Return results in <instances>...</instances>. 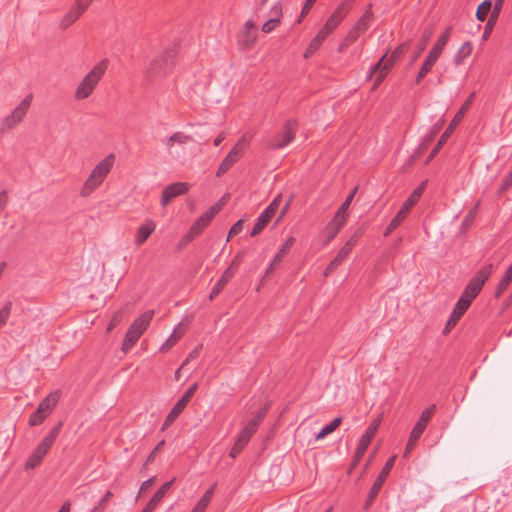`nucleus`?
<instances>
[{
  "instance_id": "ddd939ff",
  "label": "nucleus",
  "mask_w": 512,
  "mask_h": 512,
  "mask_svg": "<svg viewBox=\"0 0 512 512\" xmlns=\"http://www.w3.org/2000/svg\"><path fill=\"white\" fill-rule=\"evenodd\" d=\"M93 0H76L71 8L60 19L59 27L67 29L70 27L88 8Z\"/></svg>"
},
{
  "instance_id": "338daca9",
  "label": "nucleus",
  "mask_w": 512,
  "mask_h": 512,
  "mask_svg": "<svg viewBox=\"0 0 512 512\" xmlns=\"http://www.w3.org/2000/svg\"><path fill=\"white\" fill-rule=\"evenodd\" d=\"M225 139V134L220 133L215 139H214V146H219Z\"/></svg>"
},
{
  "instance_id": "58836bf2",
  "label": "nucleus",
  "mask_w": 512,
  "mask_h": 512,
  "mask_svg": "<svg viewBox=\"0 0 512 512\" xmlns=\"http://www.w3.org/2000/svg\"><path fill=\"white\" fill-rule=\"evenodd\" d=\"M269 409V405H264L262 408H260L257 413L254 415V417L248 422L249 425H254V428L257 430L258 426L262 423L264 420L267 411Z\"/></svg>"
},
{
  "instance_id": "cd10ccee",
  "label": "nucleus",
  "mask_w": 512,
  "mask_h": 512,
  "mask_svg": "<svg viewBox=\"0 0 512 512\" xmlns=\"http://www.w3.org/2000/svg\"><path fill=\"white\" fill-rule=\"evenodd\" d=\"M295 239L293 236L288 237V239L282 244L278 253L273 258L270 266L267 269V273H269L272 269H274L284 258V256L289 252L291 247L293 246Z\"/></svg>"
},
{
  "instance_id": "2eb2a0df",
  "label": "nucleus",
  "mask_w": 512,
  "mask_h": 512,
  "mask_svg": "<svg viewBox=\"0 0 512 512\" xmlns=\"http://www.w3.org/2000/svg\"><path fill=\"white\" fill-rule=\"evenodd\" d=\"M245 148L244 139H240L230 150L228 155L222 160L217 170V177L226 173L235 163H237L243 155Z\"/></svg>"
},
{
  "instance_id": "052dcab7",
  "label": "nucleus",
  "mask_w": 512,
  "mask_h": 512,
  "mask_svg": "<svg viewBox=\"0 0 512 512\" xmlns=\"http://www.w3.org/2000/svg\"><path fill=\"white\" fill-rule=\"evenodd\" d=\"M199 354V350L196 348L189 353L186 360L183 362L182 367H184L189 361L195 359Z\"/></svg>"
},
{
  "instance_id": "a19ab883",
  "label": "nucleus",
  "mask_w": 512,
  "mask_h": 512,
  "mask_svg": "<svg viewBox=\"0 0 512 512\" xmlns=\"http://www.w3.org/2000/svg\"><path fill=\"white\" fill-rule=\"evenodd\" d=\"M353 200L351 197H346L345 201L341 204L339 209L337 210L335 217L338 219H342L344 221H347L348 219V208Z\"/></svg>"
},
{
  "instance_id": "72a5a7b5",
  "label": "nucleus",
  "mask_w": 512,
  "mask_h": 512,
  "mask_svg": "<svg viewBox=\"0 0 512 512\" xmlns=\"http://www.w3.org/2000/svg\"><path fill=\"white\" fill-rule=\"evenodd\" d=\"M349 255V252H347L346 249L341 248L338 252V254L335 256V258L330 262V264L327 266L325 270V275L327 276L329 273H331L334 269H336L343 261L344 259Z\"/></svg>"
},
{
  "instance_id": "5701e85b",
  "label": "nucleus",
  "mask_w": 512,
  "mask_h": 512,
  "mask_svg": "<svg viewBox=\"0 0 512 512\" xmlns=\"http://www.w3.org/2000/svg\"><path fill=\"white\" fill-rule=\"evenodd\" d=\"M175 479L165 482L152 496V498L148 501L141 512H153L156 506L162 501L165 494L170 490L173 485Z\"/></svg>"
},
{
  "instance_id": "13d9d810",
  "label": "nucleus",
  "mask_w": 512,
  "mask_h": 512,
  "mask_svg": "<svg viewBox=\"0 0 512 512\" xmlns=\"http://www.w3.org/2000/svg\"><path fill=\"white\" fill-rule=\"evenodd\" d=\"M175 344V339H167L166 342L160 347V352L168 351Z\"/></svg>"
},
{
  "instance_id": "393cba45",
  "label": "nucleus",
  "mask_w": 512,
  "mask_h": 512,
  "mask_svg": "<svg viewBox=\"0 0 512 512\" xmlns=\"http://www.w3.org/2000/svg\"><path fill=\"white\" fill-rule=\"evenodd\" d=\"M191 139V136L183 133V132H175L170 137L164 139L162 142L164 146L166 147L169 154H172L173 146L174 145H185L188 143V141Z\"/></svg>"
},
{
  "instance_id": "79ce46f5",
  "label": "nucleus",
  "mask_w": 512,
  "mask_h": 512,
  "mask_svg": "<svg viewBox=\"0 0 512 512\" xmlns=\"http://www.w3.org/2000/svg\"><path fill=\"white\" fill-rule=\"evenodd\" d=\"M12 306V301H6L0 309V328L6 324L11 314Z\"/></svg>"
},
{
  "instance_id": "a211bd4d",
  "label": "nucleus",
  "mask_w": 512,
  "mask_h": 512,
  "mask_svg": "<svg viewBox=\"0 0 512 512\" xmlns=\"http://www.w3.org/2000/svg\"><path fill=\"white\" fill-rule=\"evenodd\" d=\"M172 64L173 60L171 54L165 53L163 55H159L150 63L146 71V76L148 78H152L154 76H163L168 72Z\"/></svg>"
},
{
  "instance_id": "f03ea898",
  "label": "nucleus",
  "mask_w": 512,
  "mask_h": 512,
  "mask_svg": "<svg viewBox=\"0 0 512 512\" xmlns=\"http://www.w3.org/2000/svg\"><path fill=\"white\" fill-rule=\"evenodd\" d=\"M345 16L346 10L344 4H341L333 11L330 17L326 20L324 26L318 31L316 36L312 39L309 46L304 52L305 58L310 57L320 48L323 41L331 32H333L337 28V26L342 22Z\"/></svg>"
},
{
  "instance_id": "e433bc0d",
  "label": "nucleus",
  "mask_w": 512,
  "mask_h": 512,
  "mask_svg": "<svg viewBox=\"0 0 512 512\" xmlns=\"http://www.w3.org/2000/svg\"><path fill=\"white\" fill-rule=\"evenodd\" d=\"M491 6H492V1L491 0H484L477 8V11H476V18L483 22L485 21L490 9H491Z\"/></svg>"
},
{
  "instance_id": "6ab92c4d",
  "label": "nucleus",
  "mask_w": 512,
  "mask_h": 512,
  "mask_svg": "<svg viewBox=\"0 0 512 512\" xmlns=\"http://www.w3.org/2000/svg\"><path fill=\"white\" fill-rule=\"evenodd\" d=\"M396 456L393 455L390 457L385 465L383 466L382 470L380 471L379 475L375 479L371 489H370V500H375V498L378 496L386 478L388 477L391 469L394 466Z\"/></svg>"
},
{
  "instance_id": "6e6d98bb",
  "label": "nucleus",
  "mask_w": 512,
  "mask_h": 512,
  "mask_svg": "<svg viewBox=\"0 0 512 512\" xmlns=\"http://www.w3.org/2000/svg\"><path fill=\"white\" fill-rule=\"evenodd\" d=\"M401 224V221H399L396 217H394L391 222L389 223L386 231L385 236L390 234L394 229H396Z\"/></svg>"
},
{
  "instance_id": "412c9836",
  "label": "nucleus",
  "mask_w": 512,
  "mask_h": 512,
  "mask_svg": "<svg viewBox=\"0 0 512 512\" xmlns=\"http://www.w3.org/2000/svg\"><path fill=\"white\" fill-rule=\"evenodd\" d=\"M51 447H52L51 445H49L44 440H42L37 445V447L34 449L32 454L28 457V459L25 463V468L26 469H34L35 467H37L41 463V461L43 460V458L48 453V451L50 450Z\"/></svg>"
},
{
  "instance_id": "2f4dec72",
  "label": "nucleus",
  "mask_w": 512,
  "mask_h": 512,
  "mask_svg": "<svg viewBox=\"0 0 512 512\" xmlns=\"http://www.w3.org/2000/svg\"><path fill=\"white\" fill-rule=\"evenodd\" d=\"M472 49L470 42L463 43L454 56L455 64L460 65L471 54Z\"/></svg>"
},
{
  "instance_id": "9b49d317",
  "label": "nucleus",
  "mask_w": 512,
  "mask_h": 512,
  "mask_svg": "<svg viewBox=\"0 0 512 512\" xmlns=\"http://www.w3.org/2000/svg\"><path fill=\"white\" fill-rule=\"evenodd\" d=\"M404 45H401L395 49V51L392 53L391 58L388 60H385V55L382 56V58L371 67L369 77H372L373 75L377 74L376 76V84L380 83L385 76L387 75L388 71L398 59L403 51Z\"/></svg>"
},
{
  "instance_id": "8fccbe9b",
  "label": "nucleus",
  "mask_w": 512,
  "mask_h": 512,
  "mask_svg": "<svg viewBox=\"0 0 512 512\" xmlns=\"http://www.w3.org/2000/svg\"><path fill=\"white\" fill-rule=\"evenodd\" d=\"M504 1L505 0H495L494 1V6H493V9H492V12H491V17H490V20L488 22V25L490 24V22L493 19H496L498 17V15L500 14V11L502 9Z\"/></svg>"
},
{
  "instance_id": "774afa93",
  "label": "nucleus",
  "mask_w": 512,
  "mask_h": 512,
  "mask_svg": "<svg viewBox=\"0 0 512 512\" xmlns=\"http://www.w3.org/2000/svg\"><path fill=\"white\" fill-rule=\"evenodd\" d=\"M70 502H65L58 512H70Z\"/></svg>"
},
{
  "instance_id": "f704fd0d",
  "label": "nucleus",
  "mask_w": 512,
  "mask_h": 512,
  "mask_svg": "<svg viewBox=\"0 0 512 512\" xmlns=\"http://www.w3.org/2000/svg\"><path fill=\"white\" fill-rule=\"evenodd\" d=\"M466 311L467 310H465L462 307L459 308V306H457V304H456L453 312L451 313L450 318L448 319V321L446 323L444 333H446L450 328L454 327Z\"/></svg>"
},
{
  "instance_id": "b1692460",
  "label": "nucleus",
  "mask_w": 512,
  "mask_h": 512,
  "mask_svg": "<svg viewBox=\"0 0 512 512\" xmlns=\"http://www.w3.org/2000/svg\"><path fill=\"white\" fill-rule=\"evenodd\" d=\"M155 228H156V223L151 219H147L137 229V233H136V237H135V244L137 246L142 245L149 238V236L154 232Z\"/></svg>"
},
{
  "instance_id": "dca6fc26",
  "label": "nucleus",
  "mask_w": 512,
  "mask_h": 512,
  "mask_svg": "<svg viewBox=\"0 0 512 512\" xmlns=\"http://www.w3.org/2000/svg\"><path fill=\"white\" fill-rule=\"evenodd\" d=\"M382 422V417L378 416L376 419H374L368 428L366 429L365 433L361 436L356 451H355V458L359 460L364 453L366 452L368 446L370 445L373 437L375 436L380 424Z\"/></svg>"
},
{
  "instance_id": "f3484780",
  "label": "nucleus",
  "mask_w": 512,
  "mask_h": 512,
  "mask_svg": "<svg viewBox=\"0 0 512 512\" xmlns=\"http://www.w3.org/2000/svg\"><path fill=\"white\" fill-rule=\"evenodd\" d=\"M257 26L252 20H248L238 35V45L243 50L251 49L257 41Z\"/></svg>"
},
{
  "instance_id": "de8ad7c7",
  "label": "nucleus",
  "mask_w": 512,
  "mask_h": 512,
  "mask_svg": "<svg viewBox=\"0 0 512 512\" xmlns=\"http://www.w3.org/2000/svg\"><path fill=\"white\" fill-rule=\"evenodd\" d=\"M361 236V231L360 230H357L355 231L351 237L346 241V243L344 244V246L342 248L346 249L347 252H351L352 249L354 248V246L357 244L359 238Z\"/></svg>"
},
{
  "instance_id": "1a4fd4ad",
  "label": "nucleus",
  "mask_w": 512,
  "mask_h": 512,
  "mask_svg": "<svg viewBox=\"0 0 512 512\" xmlns=\"http://www.w3.org/2000/svg\"><path fill=\"white\" fill-rule=\"evenodd\" d=\"M473 99H474V93H472L462 104L461 108L454 116L452 122L446 128V130L444 131V133L441 135L440 139L438 140L437 144L432 149L429 158H433L440 151V149L444 145V143H446V141L448 140V138L454 131V128L456 127V125L461 121V119L464 117L465 113L470 108V106L473 102Z\"/></svg>"
},
{
  "instance_id": "aec40b11",
  "label": "nucleus",
  "mask_w": 512,
  "mask_h": 512,
  "mask_svg": "<svg viewBox=\"0 0 512 512\" xmlns=\"http://www.w3.org/2000/svg\"><path fill=\"white\" fill-rule=\"evenodd\" d=\"M189 189L186 182H176L168 185L162 192L161 205L166 206L172 199L185 194Z\"/></svg>"
},
{
  "instance_id": "4be33fe9",
  "label": "nucleus",
  "mask_w": 512,
  "mask_h": 512,
  "mask_svg": "<svg viewBox=\"0 0 512 512\" xmlns=\"http://www.w3.org/2000/svg\"><path fill=\"white\" fill-rule=\"evenodd\" d=\"M424 184L423 183L422 185H420L419 187H417L413 192L412 194L408 197V199L403 203L401 209L398 211V213L394 216L396 217L399 221H403L408 212L410 211V209L417 203V201L420 199L422 193H423V190H424Z\"/></svg>"
},
{
  "instance_id": "c85d7f7f",
  "label": "nucleus",
  "mask_w": 512,
  "mask_h": 512,
  "mask_svg": "<svg viewBox=\"0 0 512 512\" xmlns=\"http://www.w3.org/2000/svg\"><path fill=\"white\" fill-rule=\"evenodd\" d=\"M60 398V394L58 391H54L50 393L47 397H45L39 404L38 409L43 412L46 416H49L54 407L56 406L58 400Z\"/></svg>"
},
{
  "instance_id": "bf43d9fd",
  "label": "nucleus",
  "mask_w": 512,
  "mask_h": 512,
  "mask_svg": "<svg viewBox=\"0 0 512 512\" xmlns=\"http://www.w3.org/2000/svg\"><path fill=\"white\" fill-rule=\"evenodd\" d=\"M510 187H512V179L508 175H506V177L504 178V180L501 184V190L505 191V190L509 189Z\"/></svg>"
},
{
  "instance_id": "49530a36",
  "label": "nucleus",
  "mask_w": 512,
  "mask_h": 512,
  "mask_svg": "<svg viewBox=\"0 0 512 512\" xmlns=\"http://www.w3.org/2000/svg\"><path fill=\"white\" fill-rule=\"evenodd\" d=\"M216 484H213L199 499L197 503L207 508L215 491Z\"/></svg>"
},
{
  "instance_id": "4c0bfd02",
  "label": "nucleus",
  "mask_w": 512,
  "mask_h": 512,
  "mask_svg": "<svg viewBox=\"0 0 512 512\" xmlns=\"http://www.w3.org/2000/svg\"><path fill=\"white\" fill-rule=\"evenodd\" d=\"M257 430L254 428V425H249L248 423L245 425V427L241 430L239 433L237 439L240 440L241 443L248 444L250 438L253 436V434Z\"/></svg>"
},
{
  "instance_id": "69168bd1",
  "label": "nucleus",
  "mask_w": 512,
  "mask_h": 512,
  "mask_svg": "<svg viewBox=\"0 0 512 512\" xmlns=\"http://www.w3.org/2000/svg\"><path fill=\"white\" fill-rule=\"evenodd\" d=\"M193 239L198 236L202 231H200L194 224L190 227V229L187 231Z\"/></svg>"
},
{
  "instance_id": "c03bdc74",
  "label": "nucleus",
  "mask_w": 512,
  "mask_h": 512,
  "mask_svg": "<svg viewBox=\"0 0 512 512\" xmlns=\"http://www.w3.org/2000/svg\"><path fill=\"white\" fill-rule=\"evenodd\" d=\"M48 416H46L43 412H41L38 408L36 409V411H34L30 417H29V421H28V424L30 426H38L40 424L43 423V421L47 418Z\"/></svg>"
},
{
  "instance_id": "f8f14e48",
  "label": "nucleus",
  "mask_w": 512,
  "mask_h": 512,
  "mask_svg": "<svg viewBox=\"0 0 512 512\" xmlns=\"http://www.w3.org/2000/svg\"><path fill=\"white\" fill-rule=\"evenodd\" d=\"M196 390H197L196 383H194L187 389V391L184 393V395L177 401V403L173 406V408L168 413V415L163 423L162 430H164L168 426H170L176 420V418L182 413V411L185 409V407L189 403L192 396L195 394Z\"/></svg>"
},
{
  "instance_id": "f257e3e1",
  "label": "nucleus",
  "mask_w": 512,
  "mask_h": 512,
  "mask_svg": "<svg viewBox=\"0 0 512 512\" xmlns=\"http://www.w3.org/2000/svg\"><path fill=\"white\" fill-rule=\"evenodd\" d=\"M493 271V264L489 263L481 267L477 273L469 280L467 286L464 288L460 298L457 301L459 308L467 310L473 300L481 292L483 285L488 280Z\"/></svg>"
},
{
  "instance_id": "20e7f679",
  "label": "nucleus",
  "mask_w": 512,
  "mask_h": 512,
  "mask_svg": "<svg viewBox=\"0 0 512 512\" xmlns=\"http://www.w3.org/2000/svg\"><path fill=\"white\" fill-rule=\"evenodd\" d=\"M108 68V60L103 59L98 62L81 80L78 84L74 98L76 100H84L88 98L95 88L97 87L99 81L104 76L106 70Z\"/></svg>"
},
{
  "instance_id": "09e8293b",
  "label": "nucleus",
  "mask_w": 512,
  "mask_h": 512,
  "mask_svg": "<svg viewBox=\"0 0 512 512\" xmlns=\"http://www.w3.org/2000/svg\"><path fill=\"white\" fill-rule=\"evenodd\" d=\"M500 481L503 482V485L505 487L510 486L512 487V466L507 467L501 476Z\"/></svg>"
},
{
  "instance_id": "864d4df0",
  "label": "nucleus",
  "mask_w": 512,
  "mask_h": 512,
  "mask_svg": "<svg viewBox=\"0 0 512 512\" xmlns=\"http://www.w3.org/2000/svg\"><path fill=\"white\" fill-rule=\"evenodd\" d=\"M108 503L105 502V499H100L99 502L91 509L90 512H105Z\"/></svg>"
},
{
  "instance_id": "37998d69",
  "label": "nucleus",
  "mask_w": 512,
  "mask_h": 512,
  "mask_svg": "<svg viewBox=\"0 0 512 512\" xmlns=\"http://www.w3.org/2000/svg\"><path fill=\"white\" fill-rule=\"evenodd\" d=\"M360 35V32L353 26L350 31L347 33L345 40L342 45H340L339 50L342 51L348 45L354 43Z\"/></svg>"
},
{
  "instance_id": "39448f33",
  "label": "nucleus",
  "mask_w": 512,
  "mask_h": 512,
  "mask_svg": "<svg viewBox=\"0 0 512 512\" xmlns=\"http://www.w3.org/2000/svg\"><path fill=\"white\" fill-rule=\"evenodd\" d=\"M153 316V310L146 311L131 324L122 342L121 350L124 353H127L138 341L144 331L148 328Z\"/></svg>"
},
{
  "instance_id": "0e129e2a",
  "label": "nucleus",
  "mask_w": 512,
  "mask_h": 512,
  "mask_svg": "<svg viewBox=\"0 0 512 512\" xmlns=\"http://www.w3.org/2000/svg\"><path fill=\"white\" fill-rule=\"evenodd\" d=\"M153 482H154V478H149V479L145 480L140 487V492L150 488L152 486Z\"/></svg>"
},
{
  "instance_id": "6e6552de",
  "label": "nucleus",
  "mask_w": 512,
  "mask_h": 512,
  "mask_svg": "<svg viewBox=\"0 0 512 512\" xmlns=\"http://www.w3.org/2000/svg\"><path fill=\"white\" fill-rule=\"evenodd\" d=\"M32 102V95H27L11 112L10 115L4 117L1 121L0 131H6L18 125L26 115Z\"/></svg>"
},
{
  "instance_id": "4468645a",
  "label": "nucleus",
  "mask_w": 512,
  "mask_h": 512,
  "mask_svg": "<svg viewBox=\"0 0 512 512\" xmlns=\"http://www.w3.org/2000/svg\"><path fill=\"white\" fill-rule=\"evenodd\" d=\"M281 202V195H278L259 215L256 223L251 231V236L258 235L269 223L271 218L275 215Z\"/></svg>"
},
{
  "instance_id": "3c124183",
  "label": "nucleus",
  "mask_w": 512,
  "mask_h": 512,
  "mask_svg": "<svg viewBox=\"0 0 512 512\" xmlns=\"http://www.w3.org/2000/svg\"><path fill=\"white\" fill-rule=\"evenodd\" d=\"M245 446L246 444L241 443L240 440L236 439L234 446L230 450V457L236 458L239 455V453L244 449Z\"/></svg>"
},
{
  "instance_id": "bb28decb",
  "label": "nucleus",
  "mask_w": 512,
  "mask_h": 512,
  "mask_svg": "<svg viewBox=\"0 0 512 512\" xmlns=\"http://www.w3.org/2000/svg\"><path fill=\"white\" fill-rule=\"evenodd\" d=\"M271 14L273 17L266 21L261 27V30L264 33L272 32L280 24V17L282 15L281 5H274L271 9Z\"/></svg>"
},
{
  "instance_id": "473e14b6",
  "label": "nucleus",
  "mask_w": 512,
  "mask_h": 512,
  "mask_svg": "<svg viewBox=\"0 0 512 512\" xmlns=\"http://www.w3.org/2000/svg\"><path fill=\"white\" fill-rule=\"evenodd\" d=\"M511 282H512V264L508 267L502 280L499 282L496 292H495V297H497V298L500 297L501 294L508 288V286L510 285Z\"/></svg>"
},
{
  "instance_id": "423d86ee",
  "label": "nucleus",
  "mask_w": 512,
  "mask_h": 512,
  "mask_svg": "<svg viewBox=\"0 0 512 512\" xmlns=\"http://www.w3.org/2000/svg\"><path fill=\"white\" fill-rule=\"evenodd\" d=\"M451 30H452V28L448 27L443 32V34H441L438 37L436 43L434 44L433 48L431 49V51L427 55L424 63L422 64V66H421V68H420V70L418 72V75H417V78H416V82L417 83H419L422 80V78H424V76L428 72H430V70L432 69L433 65L438 60L440 54L442 53L444 47L446 46V44H447V42L449 40Z\"/></svg>"
},
{
  "instance_id": "0eeeda50",
  "label": "nucleus",
  "mask_w": 512,
  "mask_h": 512,
  "mask_svg": "<svg viewBox=\"0 0 512 512\" xmlns=\"http://www.w3.org/2000/svg\"><path fill=\"white\" fill-rule=\"evenodd\" d=\"M435 407L436 406L432 404L421 413L419 419L417 420L411 431L410 437L405 448L404 457H407L409 455L410 451L415 447L417 441L425 431L427 423L432 418Z\"/></svg>"
},
{
  "instance_id": "a18cd8bd",
  "label": "nucleus",
  "mask_w": 512,
  "mask_h": 512,
  "mask_svg": "<svg viewBox=\"0 0 512 512\" xmlns=\"http://www.w3.org/2000/svg\"><path fill=\"white\" fill-rule=\"evenodd\" d=\"M61 427L62 422H59L43 440L52 446L60 433Z\"/></svg>"
},
{
  "instance_id": "7c9ffc66",
  "label": "nucleus",
  "mask_w": 512,
  "mask_h": 512,
  "mask_svg": "<svg viewBox=\"0 0 512 512\" xmlns=\"http://www.w3.org/2000/svg\"><path fill=\"white\" fill-rule=\"evenodd\" d=\"M346 221L342 219H338L334 216L332 221L327 225V242L331 241L335 238V236L340 232L342 227L345 225Z\"/></svg>"
},
{
  "instance_id": "9d476101",
  "label": "nucleus",
  "mask_w": 512,
  "mask_h": 512,
  "mask_svg": "<svg viewBox=\"0 0 512 512\" xmlns=\"http://www.w3.org/2000/svg\"><path fill=\"white\" fill-rule=\"evenodd\" d=\"M296 128V120L290 119L286 121L283 131L278 133L274 139L268 143V147L272 150H279L288 146L295 138Z\"/></svg>"
},
{
  "instance_id": "e2e57ef3",
  "label": "nucleus",
  "mask_w": 512,
  "mask_h": 512,
  "mask_svg": "<svg viewBox=\"0 0 512 512\" xmlns=\"http://www.w3.org/2000/svg\"><path fill=\"white\" fill-rule=\"evenodd\" d=\"M241 261H242V256L240 254H237L234 257V259L229 267H232V269L236 272Z\"/></svg>"
},
{
  "instance_id": "7ed1b4c3",
  "label": "nucleus",
  "mask_w": 512,
  "mask_h": 512,
  "mask_svg": "<svg viewBox=\"0 0 512 512\" xmlns=\"http://www.w3.org/2000/svg\"><path fill=\"white\" fill-rule=\"evenodd\" d=\"M114 162V154H109L93 168L88 178L86 179L83 187L81 188V196H89L104 182L105 178L112 170Z\"/></svg>"
},
{
  "instance_id": "5fc2aeb1",
  "label": "nucleus",
  "mask_w": 512,
  "mask_h": 512,
  "mask_svg": "<svg viewBox=\"0 0 512 512\" xmlns=\"http://www.w3.org/2000/svg\"><path fill=\"white\" fill-rule=\"evenodd\" d=\"M164 444V440L160 441L156 447L150 452V454L148 455L147 459H146V463H150L154 460L157 452L160 450V448L162 447V445Z\"/></svg>"
},
{
  "instance_id": "680f3d73",
  "label": "nucleus",
  "mask_w": 512,
  "mask_h": 512,
  "mask_svg": "<svg viewBox=\"0 0 512 512\" xmlns=\"http://www.w3.org/2000/svg\"><path fill=\"white\" fill-rule=\"evenodd\" d=\"M315 1L316 0H306L305 1L304 7L301 12V17L305 16V14L310 10V8L312 7V5L314 4Z\"/></svg>"
},
{
  "instance_id": "4d7b16f0",
  "label": "nucleus",
  "mask_w": 512,
  "mask_h": 512,
  "mask_svg": "<svg viewBox=\"0 0 512 512\" xmlns=\"http://www.w3.org/2000/svg\"><path fill=\"white\" fill-rule=\"evenodd\" d=\"M193 240V237L187 232L179 241L178 243V249L184 248L188 243H190Z\"/></svg>"
},
{
  "instance_id": "a878e982",
  "label": "nucleus",
  "mask_w": 512,
  "mask_h": 512,
  "mask_svg": "<svg viewBox=\"0 0 512 512\" xmlns=\"http://www.w3.org/2000/svg\"><path fill=\"white\" fill-rule=\"evenodd\" d=\"M220 204H215L211 206L201 217H199L193 224L200 231H203L208 224L213 220L216 214L220 211Z\"/></svg>"
},
{
  "instance_id": "c756f323",
  "label": "nucleus",
  "mask_w": 512,
  "mask_h": 512,
  "mask_svg": "<svg viewBox=\"0 0 512 512\" xmlns=\"http://www.w3.org/2000/svg\"><path fill=\"white\" fill-rule=\"evenodd\" d=\"M235 275V271L232 269V267H228L220 277L219 281L216 283V285L213 287L209 298L213 299L215 298L219 292L225 287V285L229 282V280Z\"/></svg>"
},
{
  "instance_id": "c9c22d12",
  "label": "nucleus",
  "mask_w": 512,
  "mask_h": 512,
  "mask_svg": "<svg viewBox=\"0 0 512 512\" xmlns=\"http://www.w3.org/2000/svg\"><path fill=\"white\" fill-rule=\"evenodd\" d=\"M342 419L337 417L333 419L329 424L325 425L320 432L317 434L316 439H322L328 434L332 433L340 424Z\"/></svg>"
},
{
  "instance_id": "ea45409f",
  "label": "nucleus",
  "mask_w": 512,
  "mask_h": 512,
  "mask_svg": "<svg viewBox=\"0 0 512 512\" xmlns=\"http://www.w3.org/2000/svg\"><path fill=\"white\" fill-rule=\"evenodd\" d=\"M371 19V12L366 11L356 22L354 27L361 33L366 31L369 28V22Z\"/></svg>"
},
{
  "instance_id": "603ef678",
  "label": "nucleus",
  "mask_w": 512,
  "mask_h": 512,
  "mask_svg": "<svg viewBox=\"0 0 512 512\" xmlns=\"http://www.w3.org/2000/svg\"><path fill=\"white\" fill-rule=\"evenodd\" d=\"M242 229H243V221L242 220H238L230 228L229 233H228V239L230 237H232V236H235V235L239 234L242 231Z\"/></svg>"
}]
</instances>
